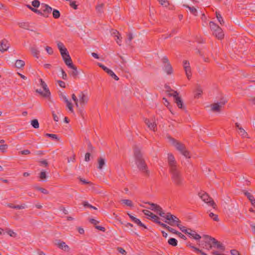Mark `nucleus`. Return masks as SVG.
I'll use <instances>...</instances> for the list:
<instances>
[{
    "mask_svg": "<svg viewBox=\"0 0 255 255\" xmlns=\"http://www.w3.org/2000/svg\"><path fill=\"white\" fill-rule=\"evenodd\" d=\"M183 67L187 78L188 79H190L192 77V73L190 63L188 60H184L183 61Z\"/></svg>",
    "mask_w": 255,
    "mask_h": 255,
    "instance_id": "nucleus-5",
    "label": "nucleus"
},
{
    "mask_svg": "<svg viewBox=\"0 0 255 255\" xmlns=\"http://www.w3.org/2000/svg\"><path fill=\"white\" fill-rule=\"evenodd\" d=\"M187 234L189 236V237L192 238L196 240H199L201 238L200 235L198 234L195 231H193L190 229H189Z\"/></svg>",
    "mask_w": 255,
    "mask_h": 255,
    "instance_id": "nucleus-15",
    "label": "nucleus"
},
{
    "mask_svg": "<svg viewBox=\"0 0 255 255\" xmlns=\"http://www.w3.org/2000/svg\"><path fill=\"white\" fill-rule=\"evenodd\" d=\"M226 103V101L225 100H223L220 102L211 105V111L214 112H220L221 109L224 106Z\"/></svg>",
    "mask_w": 255,
    "mask_h": 255,
    "instance_id": "nucleus-8",
    "label": "nucleus"
},
{
    "mask_svg": "<svg viewBox=\"0 0 255 255\" xmlns=\"http://www.w3.org/2000/svg\"><path fill=\"white\" fill-rule=\"evenodd\" d=\"M39 177L41 179H46L47 177L46 172L44 171H41Z\"/></svg>",
    "mask_w": 255,
    "mask_h": 255,
    "instance_id": "nucleus-55",
    "label": "nucleus"
},
{
    "mask_svg": "<svg viewBox=\"0 0 255 255\" xmlns=\"http://www.w3.org/2000/svg\"><path fill=\"white\" fill-rule=\"evenodd\" d=\"M45 135L47 137H49L53 139L58 140L59 138L56 134H51V133H46Z\"/></svg>",
    "mask_w": 255,
    "mask_h": 255,
    "instance_id": "nucleus-37",
    "label": "nucleus"
},
{
    "mask_svg": "<svg viewBox=\"0 0 255 255\" xmlns=\"http://www.w3.org/2000/svg\"><path fill=\"white\" fill-rule=\"evenodd\" d=\"M168 243L170 245L175 247L177 245V241L175 238H170L168 241Z\"/></svg>",
    "mask_w": 255,
    "mask_h": 255,
    "instance_id": "nucleus-30",
    "label": "nucleus"
},
{
    "mask_svg": "<svg viewBox=\"0 0 255 255\" xmlns=\"http://www.w3.org/2000/svg\"><path fill=\"white\" fill-rule=\"evenodd\" d=\"M209 216L210 217H211V218L213 219V220L214 221H218V216L216 214H214V213H210L209 214Z\"/></svg>",
    "mask_w": 255,
    "mask_h": 255,
    "instance_id": "nucleus-50",
    "label": "nucleus"
},
{
    "mask_svg": "<svg viewBox=\"0 0 255 255\" xmlns=\"http://www.w3.org/2000/svg\"><path fill=\"white\" fill-rule=\"evenodd\" d=\"M72 98L73 99V100L75 102V105L76 106L78 107L79 106V105H78V98H77V97L75 96V94H72Z\"/></svg>",
    "mask_w": 255,
    "mask_h": 255,
    "instance_id": "nucleus-59",
    "label": "nucleus"
},
{
    "mask_svg": "<svg viewBox=\"0 0 255 255\" xmlns=\"http://www.w3.org/2000/svg\"><path fill=\"white\" fill-rule=\"evenodd\" d=\"M40 82V86L43 88V90L45 91V98H49L50 96V91L47 87V84L45 83L44 81L42 80V79H39V80Z\"/></svg>",
    "mask_w": 255,
    "mask_h": 255,
    "instance_id": "nucleus-10",
    "label": "nucleus"
},
{
    "mask_svg": "<svg viewBox=\"0 0 255 255\" xmlns=\"http://www.w3.org/2000/svg\"><path fill=\"white\" fill-rule=\"evenodd\" d=\"M169 95L173 96L175 99V102L179 108L181 109L183 107V102L181 99L178 96V94L176 91H174L172 93L169 94Z\"/></svg>",
    "mask_w": 255,
    "mask_h": 255,
    "instance_id": "nucleus-11",
    "label": "nucleus"
},
{
    "mask_svg": "<svg viewBox=\"0 0 255 255\" xmlns=\"http://www.w3.org/2000/svg\"><path fill=\"white\" fill-rule=\"evenodd\" d=\"M205 238L206 239V240L205 241V245H209V247H206V249L209 250L212 249V248L213 247L212 241L211 239H214L213 238H211V237H209V236H205Z\"/></svg>",
    "mask_w": 255,
    "mask_h": 255,
    "instance_id": "nucleus-17",
    "label": "nucleus"
},
{
    "mask_svg": "<svg viewBox=\"0 0 255 255\" xmlns=\"http://www.w3.org/2000/svg\"><path fill=\"white\" fill-rule=\"evenodd\" d=\"M30 51L33 56H34L36 58H39V51L37 48L35 47H32L30 48Z\"/></svg>",
    "mask_w": 255,
    "mask_h": 255,
    "instance_id": "nucleus-23",
    "label": "nucleus"
},
{
    "mask_svg": "<svg viewBox=\"0 0 255 255\" xmlns=\"http://www.w3.org/2000/svg\"><path fill=\"white\" fill-rule=\"evenodd\" d=\"M210 26L212 30L218 31L220 30V28L213 22H210Z\"/></svg>",
    "mask_w": 255,
    "mask_h": 255,
    "instance_id": "nucleus-31",
    "label": "nucleus"
},
{
    "mask_svg": "<svg viewBox=\"0 0 255 255\" xmlns=\"http://www.w3.org/2000/svg\"><path fill=\"white\" fill-rule=\"evenodd\" d=\"M168 231H169V232H170L172 233L175 234H181L180 233L178 232V231H177L176 230L170 227H168Z\"/></svg>",
    "mask_w": 255,
    "mask_h": 255,
    "instance_id": "nucleus-58",
    "label": "nucleus"
},
{
    "mask_svg": "<svg viewBox=\"0 0 255 255\" xmlns=\"http://www.w3.org/2000/svg\"><path fill=\"white\" fill-rule=\"evenodd\" d=\"M191 248L192 249H193L194 251H195L196 252L199 253L201 254H202V255H207V254L206 253L203 252L201 250H199V249H198L194 246H191Z\"/></svg>",
    "mask_w": 255,
    "mask_h": 255,
    "instance_id": "nucleus-46",
    "label": "nucleus"
},
{
    "mask_svg": "<svg viewBox=\"0 0 255 255\" xmlns=\"http://www.w3.org/2000/svg\"><path fill=\"white\" fill-rule=\"evenodd\" d=\"M28 7L32 11H33V12H35L38 14H41V12L38 10H37L34 8H32L31 6L30 5H27Z\"/></svg>",
    "mask_w": 255,
    "mask_h": 255,
    "instance_id": "nucleus-63",
    "label": "nucleus"
},
{
    "mask_svg": "<svg viewBox=\"0 0 255 255\" xmlns=\"http://www.w3.org/2000/svg\"><path fill=\"white\" fill-rule=\"evenodd\" d=\"M133 222H134L139 226L142 227L145 229L146 228V227L143 224H142L141 222L137 218H136Z\"/></svg>",
    "mask_w": 255,
    "mask_h": 255,
    "instance_id": "nucleus-40",
    "label": "nucleus"
},
{
    "mask_svg": "<svg viewBox=\"0 0 255 255\" xmlns=\"http://www.w3.org/2000/svg\"><path fill=\"white\" fill-rule=\"evenodd\" d=\"M60 54L65 64L67 66H71V64L72 63V61L68 50H65L63 52L61 51Z\"/></svg>",
    "mask_w": 255,
    "mask_h": 255,
    "instance_id": "nucleus-7",
    "label": "nucleus"
},
{
    "mask_svg": "<svg viewBox=\"0 0 255 255\" xmlns=\"http://www.w3.org/2000/svg\"><path fill=\"white\" fill-rule=\"evenodd\" d=\"M163 62L165 63V71L168 74H171L172 72V69L170 65L167 57L163 58Z\"/></svg>",
    "mask_w": 255,
    "mask_h": 255,
    "instance_id": "nucleus-14",
    "label": "nucleus"
},
{
    "mask_svg": "<svg viewBox=\"0 0 255 255\" xmlns=\"http://www.w3.org/2000/svg\"><path fill=\"white\" fill-rule=\"evenodd\" d=\"M25 65V62L22 60H16L15 63V66L17 68H21Z\"/></svg>",
    "mask_w": 255,
    "mask_h": 255,
    "instance_id": "nucleus-24",
    "label": "nucleus"
},
{
    "mask_svg": "<svg viewBox=\"0 0 255 255\" xmlns=\"http://www.w3.org/2000/svg\"><path fill=\"white\" fill-rule=\"evenodd\" d=\"M57 47L59 49L60 53H61V51L63 52L65 50H67L66 49V48L64 46V44L60 42H57Z\"/></svg>",
    "mask_w": 255,
    "mask_h": 255,
    "instance_id": "nucleus-29",
    "label": "nucleus"
},
{
    "mask_svg": "<svg viewBox=\"0 0 255 255\" xmlns=\"http://www.w3.org/2000/svg\"><path fill=\"white\" fill-rule=\"evenodd\" d=\"M41 9L46 13H49L52 11V7L49 6L48 5L42 3L41 5Z\"/></svg>",
    "mask_w": 255,
    "mask_h": 255,
    "instance_id": "nucleus-20",
    "label": "nucleus"
},
{
    "mask_svg": "<svg viewBox=\"0 0 255 255\" xmlns=\"http://www.w3.org/2000/svg\"><path fill=\"white\" fill-rule=\"evenodd\" d=\"M53 16L55 18H58L60 16V12L58 10L54 9L52 12Z\"/></svg>",
    "mask_w": 255,
    "mask_h": 255,
    "instance_id": "nucleus-44",
    "label": "nucleus"
},
{
    "mask_svg": "<svg viewBox=\"0 0 255 255\" xmlns=\"http://www.w3.org/2000/svg\"><path fill=\"white\" fill-rule=\"evenodd\" d=\"M238 133L243 137H246L248 136L247 132L242 127H239Z\"/></svg>",
    "mask_w": 255,
    "mask_h": 255,
    "instance_id": "nucleus-25",
    "label": "nucleus"
},
{
    "mask_svg": "<svg viewBox=\"0 0 255 255\" xmlns=\"http://www.w3.org/2000/svg\"><path fill=\"white\" fill-rule=\"evenodd\" d=\"M66 105H67V107L68 108L69 111L71 113H73V107H72V104L71 103V102L70 101H67V103H66Z\"/></svg>",
    "mask_w": 255,
    "mask_h": 255,
    "instance_id": "nucleus-51",
    "label": "nucleus"
},
{
    "mask_svg": "<svg viewBox=\"0 0 255 255\" xmlns=\"http://www.w3.org/2000/svg\"><path fill=\"white\" fill-rule=\"evenodd\" d=\"M20 153L22 155H27L29 154L30 153V151L28 149H26L21 151Z\"/></svg>",
    "mask_w": 255,
    "mask_h": 255,
    "instance_id": "nucleus-64",
    "label": "nucleus"
},
{
    "mask_svg": "<svg viewBox=\"0 0 255 255\" xmlns=\"http://www.w3.org/2000/svg\"><path fill=\"white\" fill-rule=\"evenodd\" d=\"M122 203L129 207H132L133 204L131 200L128 199H123L121 201Z\"/></svg>",
    "mask_w": 255,
    "mask_h": 255,
    "instance_id": "nucleus-35",
    "label": "nucleus"
},
{
    "mask_svg": "<svg viewBox=\"0 0 255 255\" xmlns=\"http://www.w3.org/2000/svg\"><path fill=\"white\" fill-rule=\"evenodd\" d=\"M105 164V161L103 158H100L98 160V168L100 170L102 169L103 166Z\"/></svg>",
    "mask_w": 255,
    "mask_h": 255,
    "instance_id": "nucleus-28",
    "label": "nucleus"
},
{
    "mask_svg": "<svg viewBox=\"0 0 255 255\" xmlns=\"http://www.w3.org/2000/svg\"><path fill=\"white\" fill-rule=\"evenodd\" d=\"M133 222H134L139 226L142 227L145 229L146 228V227L143 224H142L141 222L137 218H136Z\"/></svg>",
    "mask_w": 255,
    "mask_h": 255,
    "instance_id": "nucleus-41",
    "label": "nucleus"
},
{
    "mask_svg": "<svg viewBox=\"0 0 255 255\" xmlns=\"http://www.w3.org/2000/svg\"><path fill=\"white\" fill-rule=\"evenodd\" d=\"M145 123L150 129L153 131H155L156 130V125L153 121H151L148 119H145Z\"/></svg>",
    "mask_w": 255,
    "mask_h": 255,
    "instance_id": "nucleus-16",
    "label": "nucleus"
},
{
    "mask_svg": "<svg viewBox=\"0 0 255 255\" xmlns=\"http://www.w3.org/2000/svg\"><path fill=\"white\" fill-rule=\"evenodd\" d=\"M199 196L203 201L207 203L209 206H211L213 207V208H215V203L213 200L209 197L207 193L204 192H201L199 193Z\"/></svg>",
    "mask_w": 255,
    "mask_h": 255,
    "instance_id": "nucleus-6",
    "label": "nucleus"
},
{
    "mask_svg": "<svg viewBox=\"0 0 255 255\" xmlns=\"http://www.w3.org/2000/svg\"><path fill=\"white\" fill-rule=\"evenodd\" d=\"M202 93V90L200 86H198L195 91V97L198 98Z\"/></svg>",
    "mask_w": 255,
    "mask_h": 255,
    "instance_id": "nucleus-26",
    "label": "nucleus"
},
{
    "mask_svg": "<svg viewBox=\"0 0 255 255\" xmlns=\"http://www.w3.org/2000/svg\"><path fill=\"white\" fill-rule=\"evenodd\" d=\"M133 222H134L139 226L142 227L145 229L146 228V227L143 224H142L141 222L137 218H136Z\"/></svg>",
    "mask_w": 255,
    "mask_h": 255,
    "instance_id": "nucleus-39",
    "label": "nucleus"
},
{
    "mask_svg": "<svg viewBox=\"0 0 255 255\" xmlns=\"http://www.w3.org/2000/svg\"><path fill=\"white\" fill-rule=\"evenodd\" d=\"M216 17L220 23H222V22H223V19L221 15L217 12H216Z\"/></svg>",
    "mask_w": 255,
    "mask_h": 255,
    "instance_id": "nucleus-54",
    "label": "nucleus"
},
{
    "mask_svg": "<svg viewBox=\"0 0 255 255\" xmlns=\"http://www.w3.org/2000/svg\"><path fill=\"white\" fill-rule=\"evenodd\" d=\"M71 66H67L69 68L71 69L72 70L70 72V74L74 77H76L78 75V71H77L76 67L73 65V63L71 64Z\"/></svg>",
    "mask_w": 255,
    "mask_h": 255,
    "instance_id": "nucleus-18",
    "label": "nucleus"
},
{
    "mask_svg": "<svg viewBox=\"0 0 255 255\" xmlns=\"http://www.w3.org/2000/svg\"><path fill=\"white\" fill-rule=\"evenodd\" d=\"M26 205L25 204H22L21 205H15V207H14V209H23L25 208Z\"/></svg>",
    "mask_w": 255,
    "mask_h": 255,
    "instance_id": "nucleus-61",
    "label": "nucleus"
},
{
    "mask_svg": "<svg viewBox=\"0 0 255 255\" xmlns=\"http://www.w3.org/2000/svg\"><path fill=\"white\" fill-rule=\"evenodd\" d=\"M143 213L148 218H150L151 219L152 218V217L154 215V214L152 212L147 210H144L143 211Z\"/></svg>",
    "mask_w": 255,
    "mask_h": 255,
    "instance_id": "nucleus-36",
    "label": "nucleus"
},
{
    "mask_svg": "<svg viewBox=\"0 0 255 255\" xmlns=\"http://www.w3.org/2000/svg\"><path fill=\"white\" fill-rule=\"evenodd\" d=\"M168 162L170 167L172 179L176 184H180L182 182V177L176 165V162L171 153L168 154Z\"/></svg>",
    "mask_w": 255,
    "mask_h": 255,
    "instance_id": "nucleus-1",
    "label": "nucleus"
},
{
    "mask_svg": "<svg viewBox=\"0 0 255 255\" xmlns=\"http://www.w3.org/2000/svg\"><path fill=\"white\" fill-rule=\"evenodd\" d=\"M31 125L35 128H38L39 127L38 121L36 119L31 121Z\"/></svg>",
    "mask_w": 255,
    "mask_h": 255,
    "instance_id": "nucleus-33",
    "label": "nucleus"
},
{
    "mask_svg": "<svg viewBox=\"0 0 255 255\" xmlns=\"http://www.w3.org/2000/svg\"><path fill=\"white\" fill-rule=\"evenodd\" d=\"M61 71L62 73V78L64 80H66L67 79V76L66 73L62 69H61Z\"/></svg>",
    "mask_w": 255,
    "mask_h": 255,
    "instance_id": "nucleus-62",
    "label": "nucleus"
},
{
    "mask_svg": "<svg viewBox=\"0 0 255 255\" xmlns=\"http://www.w3.org/2000/svg\"><path fill=\"white\" fill-rule=\"evenodd\" d=\"M150 205V207L149 208L151 210L154 211L157 214H158L160 216V214L163 213V211H162V208L158 205L155 204L151 203L149 204Z\"/></svg>",
    "mask_w": 255,
    "mask_h": 255,
    "instance_id": "nucleus-12",
    "label": "nucleus"
},
{
    "mask_svg": "<svg viewBox=\"0 0 255 255\" xmlns=\"http://www.w3.org/2000/svg\"><path fill=\"white\" fill-rule=\"evenodd\" d=\"M36 188L37 190L40 191L41 192L44 194H48L49 193V192L45 189L40 187H36Z\"/></svg>",
    "mask_w": 255,
    "mask_h": 255,
    "instance_id": "nucleus-49",
    "label": "nucleus"
},
{
    "mask_svg": "<svg viewBox=\"0 0 255 255\" xmlns=\"http://www.w3.org/2000/svg\"><path fill=\"white\" fill-rule=\"evenodd\" d=\"M215 36L219 39H222L224 37V33H215Z\"/></svg>",
    "mask_w": 255,
    "mask_h": 255,
    "instance_id": "nucleus-56",
    "label": "nucleus"
},
{
    "mask_svg": "<svg viewBox=\"0 0 255 255\" xmlns=\"http://www.w3.org/2000/svg\"><path fill=\"white\" fill-rule=\"evenodd\" d=\"M97 64L100 67L102 68L106 73H108V71L110 70V69H109L108 68H107L101 63H98Z\"/></svg>",
    "mask_w": 255,
    "mask_h": 255,
    "instance_id": "nucleus-48",
    "label": "nucleus"
},
{
    "mask_svg": "<svg viewBox=\"0 0 255 255\" xmlns=\"http://www.w3.org/2000/svg\"><path fill=\"white\" fill-rule=\"evenodd\" d=\"M160 216L165 219V222L172 226H177L178 223H180V221L176 216L170 213H165L163 212L160 214Z\"/></svg>",
    "mask_w": 255,
    "mask_h": 255,
    "instance_id": "nucleus-2",
    "label": "nucleus"
},
{
    "mask_svg": "<svg viewBox=\"0 0 255 255\" xmlns=\"http://www.w3.org/2000/svg\"><path fill=\"white\" fill-rule=\"evenodd\" d=\"M9 47V44L6 40H2L0 41V51L3 52L8 50Z\"/></svg>",
    "mask_w": 255,
    "mask_h": 255,
    "instance_id": "nucleus-13",
    "label": "nucleus"
},
{
    "mask_svg": "<svg viewBox=\"0 0 255 255\" xmlns=\"http://www.w3.org/2000/svg\"><path fill=\"white\" fill-rule=\"evenodd\" d=\"M107 73L115 80H119V78L112 70L110 69Z\"/></svg>",
    "mask_w": 255,
    "mask_h": 255,
    "instance_id": "nucleus-34",
    "label": "nucleus"
},
{
    "mask_svg": "<svg viewBox=\"0 0 255 255\" xmlns=\"http://www.w3.org/2000/svg\"><path fill=\"white\" fill-rule=\"evenodd\" d=\"M245 195L247 197V198L251 201L254 198V196L249 192H245Z\"/></svg>",
    "mask_w": 255,
    "mask_h": 255,
    "instance_id": "nucleus-53",
    "label": "nucleus"
},
{
    "mask_svg": "<svg viewBox=\"0 0 255 255\" xmlns=\"http://www.w3.org/2000/svg\"><path fill=\"white\" fill-rule=\"evenodd\" d=\"M45 50L47 53L49 55H51L53 52L52 48L49 46H46L45 47Z\"/></svg>",
    "mask_w": 255,
    "mask_h": 255,
    "instance_id": "nucleus-57",
    "label": "nucleus"
},
{
    "mask_svg": "<svg viewBox=\"0 0 255 255\" xmlns=\"http://www.w3.org/2000/svg\"><path fill=\"white\" fill-rule=\"evenodd\" d=\"M79 101L80 104L82 105H86L89 101V97L87 94V93L84 92H81L79 95Z\"/></svg>",
    "mask_w": 255,
    "mask_h": 255,
    "instance_id": "nucleus-9",
    "label": "nucleus"
},
{
    "mask_svg": "<svg viewBox=\"0 0 255 255\" xmlns=\"http://www.w3.org/2000/svg\"><path fill=\"white\" fill-rule=\"evenodd\" d=\"M57 245L59 248L64 250V251H68L69 250V247L65 244V242L58 241L57 242Z\"/></svg>",
    "mask_w": 255,
    "mask_h": 255,
    "instance_id": "nucleus-19",
    "label": "nucleus"
},
{
    "mask_svg": "<svg viewBox=\"0 0 255 255\" xmlns=\"http://www.w3.org/2000/svg\"><path fill=\"white\" fill-rule=\"evenodd\" d=\"M8 145L7 144L0 145V150L2 152H5L7 150Z\"/></svg>",
    "mask_w": 255,
    "mask_h": 255,
    "instance_id": "nucleus-42",
    "label": "nucleus"
},
{
    "mask_svg": "<svg viewBox=\"0 0 255 255\" xmlns=\"http://www.w3.org/2000/svg\"><path fill=\"white\" fill-rule=\"evenodd\" d=\"M134 156L136 164L138 169L143 172H146V166L144 163V161L142 159V154L140 151L135 150L134 152Z\"/></svg>",
    "mask_w": 255,
    "mask_h": 255,
    "instance_id": "nucleus-3",
    "label": "nucleus"
},
{
    "mask_svg": "<svg viewBox=\"0 0 255 255\" xmlns=\"http://www.w3.org/2000/svg\"><path fill=\"white\" fill-rule=\"evenodd\" d=\"M184 6L188 8L190 11L191 13H192L193 14L196 15L197 13V10L194 7H191L187 5L184 4Z\"/></svg>",
    "mask_w": 255,
    "mask_h": 255,
    "instance_id": "nucleus-27",
    "label": "nucleus"
},
{
    "mask_svg": "<svg viewBox=\"0 0 255 255\" xmlns=\"http://www.w3.org/2000/svg\"><path fill=\"white\" fill-rule=\"evenodd\" d=\"M6 233L9 236L11 237H15L16 236V233H15L13 230H8Z\"/></svg>",
    "mask_w": 255,
    "mask_h": 255,
    "instance_id": "nucleus-45",
    "label": "nucleus"
},
{
    "mask_svg": "<svg viewBox=\"0 0 255 255\" xmlns=\"http://www.w3.org/2000/svg\"><path fill=\"white\" fill-rule=\"evenodd\" d=\"M32 5L35 7H38L40 5V2L38 0H34L32 2Z\"/></svg>",
    "mask_w": 255,
    "mask_h": 255,
    "instance_id": "nucleus-52",
    "label": "nucleus"
},
{
    "mask_svg": "<svg viewBox=\"0 0 255 255\" xmlns=\"http://www.w3.org/2000/svg\"><path fill=\"white\" fill-rule=\"evenodd\" d=\"M83 205L85 207H88V208H90L91 209H94V210H97V208L91 205V204H90L88 202H84V203H83Z\"/></svg>",
    "mask_w": 255,
    "mask_h": 255,
    "instance_id": "nucleus-43",
    "label": "nucleus"
},
{
    "mask_svg": "<svg viewBox=\"0 0 255 255\" xmlns=\"http://www.w3.org/2000/svg\"><path fill=\"white\" fill-rule=\"evenodd\" d=\"M155 223L159 224L160 222L159 218L156 215H154L151 218Z\"/></svg>",
    "mask_w": 255,
    "mask_h": 255,
    "instance_id": "nucleus-60",
    "label": "nucleus"
},
{
    "mask_svg": "<svg viewBox=\"0 0 255 255\" xmlns=\"http://www.w3.org/2000/svg\"><path fill=\"white\" fill-rule=\"evenodd\" d=\"M133 222H134L139 226L142 227L145 229L146 228V227L143 224H142L141 222L137 218H136Z\"/></svg>",
    "mask_w": 255,
    "mask_h": 255,
    "instance_id": "nucleus-38",
    "label": "nucleus"
},
{
    "mask_svg": "<svg viewBox=\"0 0 255 255\" xmlns=\"http://www.w3.org/2000/svg\"><path fill=\"white\" fill-rule=\"evenodd\" d=\"M114 36L116 37V38L115 40L117 41V43L119 45H121L123 37L122 36V34L121 33H114Z\"/></svg>",
    "mask_w": 255,
    "mask_h": 255,
    "instance_id": "nucleus-22",
    "label": "nucleus"
},
{
    "mask_svg": "<svg viewBox=\"0 0 255 255\" xmlns=\"http://www.w3.org/2000/svg\"><path fill=\"white\" fill-rule=\"evenodd\" d=\"M171 141L173 145L180 152V153L186 158H190V154L188 151H187L184 146L181 143L178 142L174 140L173 139H171Z\"/></svg>",
    "mask_w": 255,
    "mask_h": 255,
    "instance_id": "nucleus-4",
    "label": "nucleus"
},
{
    "mask_svg": "<svg viewBox=\"0 0 255 255\" xmlns=\"http://www.w3.org/2000/svg\"><path fill=\"white\" fill-rule=\"evenodd\" d=\"M159 3L164 6H167L169 5V2L167 0H158Z\"/></svg>",
    "mask_w": 255,
    "mask_h": 255,
    "instance_id": "nucleus-47",
    "label": "nucleus"
},
{
    "mask_svg": "<svg viewBox=\"0 0 255 255\" xmlns=\"http://www.w3.org/2000/svg\"><path fill=\"white\" fill-rule=\"evenodd\" d=\"M212 241V243L213 247H216L217 249H219L221 250H224V247L222 246V244H221L219 242H218L215 239H211Z\"/></svg>",
    "mask_w": 255,
    "mask_h": 255,
    "instance_id": "nucleus-21",
    "label": "nucleus"
},
{
    "mask_svg": "<svg viewBox=\"0 0 255 255\" xmlns=\"http://www.w3.org/2000/svg\"><path fill=\"white\" fill-rule=\"evenodd\" d=\"M176 226H177L182 232L185 234H187V233H188L189 229H187L185 227L183 226L182 225H181L180 223H178Z\"/></svg>",
    "mask_w": 255,
    "mask_h": 255,
    "instance_id": "nucleus-32",
    "label": "nucleus"
}]
</instances>
